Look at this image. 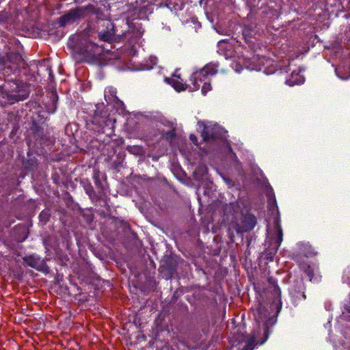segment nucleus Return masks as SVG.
<instances>
[{
  "mask_svg": "<svg viewBox=\"0 0 350 350\" xmlns=\"http://www.w3.org/2000/svg\"><path fill=\"white\" fill-rule=\"evenodd\" d=\"M224 215L228 223V233L233 241V232L241 233L252 230L256 224V217L252 214L243 213L237 202L226 204L224 206Z\"/></svg>",
  "mask_w": 350,
  "mask_h": 350,
  "instance_id": "obj_1",
  "label": "nucleus"
},
{
  "mask_svg": "<svg viewBox=\"0 0 350 350\" xmlns=\"http://www.w3.org/2000/svg\"><path fill=\"white\" fill-rule=\"evenodd\" d=\"M29 85L19 80L5 81L0 86V103L1 105H12L27 99L29 95Z\"/></svg>",
  "mask_w": 350,
  "mask_h": 350,
  "instance_id": "obj_2",
  "label": "nucleus"
},
{
  "mask_svg": "<svg viewBox=\"0 0 350 350\" xmlns=\"http://www.w3.org/2000/svg\"><path fill=\"white\" fill-rule=\"evenodd\" d=\"M271 308H274L275 313L272 317L269 316L267 308L261 302H258L255 310H254V317L257 323L258 331L262 330L263 336L259 339V344H263L268 338L269 334V327L273 326L277 320V316L282 308L281 299L278 302L273 304Z\"/></svg>",
  "mask_w": 350,
  "mask_h": 350,
  "instance_id": "obj_3",
  "label": "nucleus"
},
{
  "mask_svg": "<svg viewBox=\"0 0 350 350\" xmlns=\"http://www.w3.org/2000/svg\"><path fill=\"white\" fill-rule=\"evenodd\" d=\"M26 66L25 59L18 52L10 51L3 55H0V70L5 76L20 72L21 69Z\"/></svg>",
  "mask_w": 350,
  "mask_h": 350,
  "instance_id": "obj_4",
  "label": "nucleus"
},
{
  "mask_svg": "<svg viewBox=\"0 0 350 350\" xmlns=\"http://www.w3.org/2000/svg\"><path fill=\"white\" fill-rule=\"evenodd\" d=\"M203 124V129L201 132L202 142L208 145H213L218 143L226 142L228 151L235 156L230 143L226 140L225 134L226 131L217 124Z\"/></svg>",
  "mask_w": 350,
  "mask_h": 350,
  "instance_id": "obj_5",
  "label": "nucleus"
},
{
  "mask_svg": "<svg viewBox=\"0 0 350 350\" xmlns=\"http://www.w3.org/2000/svg\"><path fill=\"white\" fill-rule=\"evenodd\" d=\"M96 8L92 4H88L85 6H77L72 8L65 12L57 19V24L59 27H64L68 24H72L75 22L83 19L90 14H95Z\"/></svg>",
  "mask_w": 350,
  "mask_h": 350,
  "instance_id": "obj_6",
  "label": "nucleus"
},
{
  "mask_svg": "<svg viewBox=\"0 0 350 350\" xmlns=\"http://www.w3.org/2000/svg\"><path fill=\"white\" fill-rule=\"evenodd\" d=\"M80 52L87 58L96 59L103 54V49L91 41H87L84 46L80 49Z\"/></svg>",
  "mask_w": 350,
  "mask_h": 350,
  "instance_id": "obj_7",
  "label": "nucleus"
},
{
  "mask_svg": "<svg viewBox=\"0 0 350 350\" xmlns=\"http://www.w3.org/2000/svg\"><path fill=\"white\" fill-rule=\"evenodd\" d=\"M23 260L30 267L46 273L49 272L48 266L39 257L33 254L26 256L23 258Z\"/></svg>",
  "mask_w": 350,
  "mask_h": 350,
  "instance_id": "obj_8",
  "label": "nucleus"
},
{
  "mask_svg": "<svg viewBox=\"0 0 350 350\" xmlns=\"http://www.w3.org/2000/svg\"><path fill=\"white\" fill-rule=\"evenodd\" d=\"M266 62L267 64H270L269 68H265L264 72L267 74H271L274 72L276 70L275 66H273L272 64H271V61L269 59H265V58H258V57L253 56L251 59V63L247 65V67L251 70H262L261 64H265L264 62Z\"/></svg>",
  "mask_w": 350,
  "mask_h": 350,
  "instance_id": "obj_9",
  "label": "nucleus"
},
{
  "mask_svg": "<svg viewBox=\"0 0 350 350\" xmlns=\"http://www.w3.org/2000/svg\"><path fill=\"white\" fill-rule=\"evenodd\" d=\"M93 179L98 189V192L103 199H106L107 198V193L105 192V187L100 180V172L98 170H94L93 174Z\"/></svg>",
  "mask_w": 350,
  "mask_h": 350,
  "instance_id": "obj_10",
  "label": "nucleus"
},
{
  "mask_svg": "<svg viewBox=\"0 0 350 350\" xmlns=\"http://www.w3.org/2000/svg\"><path fill=\"white\" fill-rule=\"evenodd\" d=\"M28 237L27 229L25 226H16L14 228L13 237L14 239L18 242L21 243L24 241Z\"/></svg>",
  "mask_w": 350,
  "mask_h": 350,
  "instance_id": "obj_11",
  "label": "nucleus"
},
{
  "mask_svg": "<svg viewBox=\"0 0 350 350\" xmlns=\"http://www.w3.org/2000/svg\"><path fill=\"white\" fill-rule=\"evenodd\" d=\"M191 85H189L188 88L190 91L198 90L200 88L201 83L205 81L200 73L198 71L192 74L190 78Z\"/></svg>",
  "mask_w": 350,
  "mask_h": 350,
  "instance_id": "obj_12",
  "label": "nucleus"
},
{
  "mask_svg": "<svg viewBox=\"0 0 350 350\" xmlns=\"http://www.w3.org/2000/svg\"><path fill=\"white\" fill-rule=\"evenodd\" d=\"M217 65L215 64L210 63L206 64L203 68L198 70L201 74L202 77L206 80L208 76H213L217 72Z\"/></svg>",
  "mask_w": 350,
  "mask_h": 350,
  "instance_id": "obj_13",
  "label": "nucleus"
},
{
  "mask_svg": "<svg viewBox=\"0 0 350 350\" xmlns=\"http://www.w3.org/2000/svg\"><path fill=\"white\" fill-rule=\"evenodd\" d=\"M160 269L162 272H167L169 274H172L176 269V262L172 258H167L163 262Z\"/></svg>",
  "mask_w": 350,
  "mask_h": 350,
  "instance_id": "obj_14",
  "label": "nucleus"
},
{
  "mask_svg": "<svg viewBox=\"0 0 350 350\" xmlns=\"http://www.w3.org/2000/svg\"><path fill=\"white\" fill-rule=\"evenodd\" d=\"M174 77H178V79H172V85L176 90L180 92L188 88V85L183 82V79H180L179 76L174 75Z\"/></svg>",
  "mask_w": 350,
  "mask_h": 350,
  "instance_id": "obj_15",
  "label": "nucleus"
},
{
  "mask_svg": "<svg viewBox=\"0 0 350 350\" xmlns=\"http://www.w3.org/2000/svg\"><path fill=\"white\" fill-rule=\"evenodd\" d=\"M85 192L90 197V198L93 201H99L100 200H104L103 197L100 196V194L96 193L93 187L91 184L88 185L85 187Z\"/></svg>",
  "mask_w": 350,
  "mask_h": 350,
  "instance_id": "obj_16",
  "label": "nucleus"
},
{
  "mask_svg": "<svg viewBox=\"0 0 350 350\" xmlns=\"http://www.w3.org/2000/svg\"><path fill=\"white\" fill-rule=\"evenodd\" d=\"M274 227L277 230V239L275 240V247L278 249L282 241V236H283L282 230L280 226V220L278 219H275L274 220Z\"/></svg>",
  "mask_w": 350,
  "mask_h": 350,
  "instance_id": "obj_17",
  "label": "nucleus"
},
{
  "mask_svg": "<svg viewBox=\"0 0 350 350\" xmlns=\"http://www.w3.org/2000/svg\"><path fill=\"white\" fill-rule=\"evenodd\" d=\"M114 34V29L112 27L110 30L100 32L98 33V37L100 40L109 42L113 40Z\"/></svg>",
  "mask_w": 350,
  "mask_h": 350,
  "instance_id": "obj_18",
  "label": "nucleus"
},
{
  "mask_svg": "<svg viewBox=\"0 0 350 350\" xmlns=\"http://www.w3.org/2000/svg\"><path fill=\"white\" fill-rule=\"evenodd\" d=\"M299 268L308 277L310 281H311L314 275L312 267L306 262H301L299 263Z\"/></svg>",
  "mask_w": 350,
  "mask_h": 350,
  "instance_id": "obj_19",
  "label": "nucleus"
},
{
  "mask_svg": "<svg viewBox=\"0 0 350 350\" xmlns=\"http://www.w3.org/2000/svg\"><path fill=\"white\" fill-rule=\"evenodd\" d=\"M269 284L273 288V293H274L276 296L279 297V299H280V289L279 286L277 284V281L275 278L270 276L267 279Z\"/></svg>",
  "mask_w": 350,
  "mask_h": 350,
  "instance_id": "obj_20",
  "label": "nucleus"
},
{
  "mask_svg": "<svg viewBox=\"0 0 350 350\" xmlns=\"http://www.w3.org/2000/svg\"><path fill=\"white\" fill-rule=\"evenodd\" d=\"M256 336L254 334H253L252 335H250L246 341V345L243 349H244L245 350H253L256 346Z\"/></svg>",
  "mask_w": 350,
  "mask_h": 350,
  "instance_id": "obj_21",
  "label": "nucleus"
},
{
  "mask_svg": "<svg viewBox=\"0 0 350 350\" xmlns=\"http://www.w3.org/2000/svg\"><path fill=\"white\" fill-rule=\"evenodd\" d=\"M204 83L202 86V92L204 94H206L208 91H210L212 88L211 85L209 82L203 81Z\"/></svg>",
  "mask_w": 350,
  "mask_h": 350,
  "instance_id": "obj_22",
  "label": "nucleus"
},
{
  "mask_svg": "<svg viewBox=\"0 0 350 350\" xmlns=\"http://www.w3.org/2000/svg\"><path fill=\"white\" fill-rule=\"evenodd\" d=\"M50 214L47 211H42L40 214V219L41 221L46 222L49 220Z\"/></svg>",
  "mask_w": 350,
  "mask_h": 350,
  "instance_id": "obj_23",
  "label": "nucleus"
},
{
  "mask_svg": "<svg viewBox=\"0 0 350 350\" xmlns=\"http://www.w3.org/2000/svg\"><path fill=\"white\" fill-rule=\"evenodd\" d=\"M189 139L194 145L197 146L200 145V144L198 143V137L194 134H191L189 136Z\"/></svg>",
  "mask_w": 350,
  "mask_h": 350,
  "instance_id": "obj_24",
  "label": "nucleus"
},
{
  "mask_svg": "<svg viewBox=\"0 0 350 350\" xmlns=\"http://www.w3.org/2000/svg\"><path fill=\"white\" fill-rule=\"evenodd\" d=\"M345 310H347V312L348 313H349V314H350V306H346V307H345Z\"/></svg>",
  "mask_w": 350,
  "mask_h": 350,
  "instance_id": "obj_25",
  "label": "nucleus"
},
{
  "mask_svg": "<svg viewBox=\"0 0 350 350\" xmlns=\"http://www.w3.org/2000/svg\"><path fill=\"white\" fill-rule=\"evenodd\" d=\"M35 126H36V131L35 133H37V131L40 129V127L38 126L36 124H35Z\"/></svg>",
  "mask_w": 350,
  "mask_h": 350,
  "instance_id": "obj_26",
  "label": "nucleus"
},
{
  "mask_svg": "<svg viewBox=\"0 0 350 350\" xmlns=\"http://www.w3.org/2000/svg\"><path fill=\"white\" fill-rule=\"evenodd\" d=\"M336 2H338V3L341 4V0H335Z\"/></svg>",
  "mask_w": 350,
  "mask_h": 350,
  "instance_id": "obj_27",
  "label": "nucleus"
},
{
  "mask_svg": "<svg viewBox=\"0 0 350 350\" xmlns=\"http://www.w3.org/2000/svg\"><path fill=\"white\" fill-rule=\"evenodd\" d=\"M302 295H303V297L305 299L306 298V295H304V293H303Z\"/></svg>",
  "mask_w": 350,
  "mask_h": 350,
  "instance_id": "obj_28",
  "label": "nucleus"
},
{
  "mask_svg": "<svg viewBox=\"0 0 350 350\" xmlns=\"http://www.w3.org/2000/svg\"><path fill=\"white\" fill-rule=\"evenodd\" d=\"M273 201L274 203H275V198H273Z\"/></svg>",
  "mask_w": 350,
  "mask_h": 350,
  "instance_id": "obj_29",
  "label": "nucleus"
}]
</instances>
